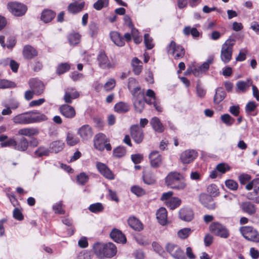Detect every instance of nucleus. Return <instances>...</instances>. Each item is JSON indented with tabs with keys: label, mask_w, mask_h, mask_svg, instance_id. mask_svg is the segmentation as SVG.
I'll return each mask as SVG.
<instances>
[{
	"label": "nucleus",
	"mask_w": 259,
	"mask_h": 259,
	"mask_svg": "<svg viewBox=\"0 0 259 259\" xmlns=\"http://www.w3.org/2000/svg\"><path fill=\"white\" fill-rule=\"evenodd\" d=\"M39 133V130L36 127H27L23 128L18 130V134L19 135L26 137H31L37 135Z\"/></svg>",
	"instance_id": "bb28decb"
},
{
	"label": "nucleus",
	"mask_w": 259,
	"mask_h": 259,
	"mask_svg": "<svg viewBox=\"0 0 259 259\" xmlns=\"http://www.w3.org/2000/svg\"><path fill=\"white\" fill-rule=\"evenodd\" d=\"M196 94L200 98H203L206 94L205 90L202 87L199 82H198L196 85Z\"/></svg>",
	"instance_id": "052dcab7"
},
{
	"label": "nucleus",
	"mask_w": 259,
	"mask_h": 259,
	"mask_svg": "<svg viewBox=\"0 0 259 259\" xmlns=\"http://www.w3.org/2000/svg\"><path fill=\"white\" fill-rule=\"evenodd\" d=\"M89 209L92 212L98 213L102 211L104 207L102 203L98 202L90 205Z\"/></svg>",
	"instance_id": "864d4df0"
},
{
	"label": "nucleus",
	"mask_w": 259,
	"mask_h": 259,
	"mask_svg": "<svg viewBox=\"0 0 259 259\" xmlns=\"http://www.w3.org/2000/svg\"><path fill=\"white\" fill-rule=\"evenodd\" d=\"M96 167L99 172L105 178L110 180L114 179V174L105 164L97 162Z\"/></svg>",
	"instance_id": "9b49d317"
},
{
	"label": "nucleus",
	"mask_w": 259,
	"mask_h": 259,
	"mask_svg": "<svg viewBox=\"0 0 259 259\" xmlns=\"http://www.w3.org/2000/svg\"><path fill=\"white\" fill-rule=\"evenodd\" d=\"M13 121L16 124H31L30 112H26L14 116L13 118Z\"/></svg>",
	"instance_id": "aec40b11"
},
{
	"label": "nucleus",
	"mask_w": 259,
	"mask_h": 259,
	"mask_svg": "<svg viewBox=\"0 0 259 259\" xmlns=\"http://www.w3.org/2000/svg\"><path fill=\"white\" fill-rule=\"evenodd\" d=\"M79 93L73 88H68L65 89L64 100L66 103H71L73 99L78 98Z\"/></svg>",
	"instance_id": "a211bd4d"
},
{
	"label": "nucleus",
	"mask_w": 259,
	"mask_h": 259,
	"mask_svg": "<svg viewBox=\"0 0 259 259\" xmlns=\"http://www.w3.org/2000/svg\"><path fill=\"white\" fill-rule=\"evenodd\" d=\"M239 231L246 240L259 243V232L253 227L249 226H243L240 228Z\"/></svg>",
	"instance_id": "7ed1b4c3"
},
{
	"label": "nucleus",
	"mask_w": 259,
	"mask_h": 259,
	"mask_svg": "<svg viewBox=\"0 0 259 259\" xmlns=\"http://www.w3.org/2000/svg\"><path fill=\"white\" fill-rule=\"evenodd\" d=\"M131 191L137 196H141L145 194V191L142 188L134 186L131 188Z\"/></svg>",
	"instance_id": "680f3d73"
},
{
	"label": "nucleus",
	"mask_w": 259,
	"mask_h": 259,
	"mask_svg": "<svg viewBox=\"0 0 259 259\" xmlns=\"http://www.w3.org/2000/svg\"><path fill=\"white\" fill-rule=\"evenodd\" d=\"M112 41L117 46L122 47L124 45V38L117 31H112L110 33Z\"/></svg>",
	"instance_id": "473e14b6"
},
{
	"label": "nucleus",
	"mask_w": 259,
	"mask_h": 259,
	"mask_svg": "<svg viewBox=\"0 0 259 259\" xmlns=\"http://www.w3.org/2000/svg\"><path fill=\"white\" fill-rule=\"evenodd\" d=\"M68 40L71 45H77L80 40V35L78 33H71L68 36Z\"/></svg>",
	"instance_id": "8fccbe9b"
},
{
	"label": "nucleus",
	"mask_w": 259,
	"mask_h": 259,
	"mask_svg": "<svg viewBox=\"0 0 259 259\" xmlns=\"http://www.w3.org/2000/svg\"><path fill=\"white\" fill-rule=\"evenodd\" d=\"M207 192L212 196H215L219 194V189L214 184H211L207 188Z\"/></svg>",
	"instance_id": "0e129e2a"
},
{
	"label": "nucleus",
	"mask_w": 259,
	"mask_h": 259,
	"mask_svg": "<svg viewBox=\"0 0 259 259\" xmlns=\"http://www.w3.org/2000/svg\"><path fill=\"white\" fill-rule=\"evenodd\" d=\"M29 145V142L27 139L24 137H22L17 142L15 141V144L14 149L24 152L27 150Z\"/></svg>",
	"instance_id": "c756f323"
},
{
	"label": "nucleus",
	"mask_w": 259,
	"mask_h": 259,
	"mask_svg": "<svg viewBox=\"0 0 259 259\" xmlns=\"http://www.w3.org/2000/svg\"><path fill=\"white\" fill-rule=\"evenodd\" d=\"M157 219L158 222L162 225H165L167 221V212L164 207L160 208L156 213Z\"/></svg>",
	"instance_id": "2f4dec72"
},
{
	"label": "nucleus",
	"mask_w": 259,
	"mask_h": 259,
	"mask_svg": "<svg viewBox=\"0 0 259 259\" xmlns=\"http://www.w3.org/2000/svg\"><path fill=\"white\" fill-rule=\"evenodd\" d=\"M179 217L183 221L189 222L193 218V212L190 208H182L179 211Z\"/></svg>",
	"instance_id": "cd10ccee"
},
{
	"label": "nucleus",
	"mask_w": 259,
	"mask_h": 259,
	"mask_svg": "<svg viewBox=\"0 0 259 259\" xmlns=\"http://www.w3.org/2000/svg\"><path fill=\"white\" fill-rule=\"evenodd\" d=\"M200 203L206 208L209 209H213L215 208V204L212 197L209 195L202 193L199 195Z\"/></svg>",
	"instance_id": "f8f14e48"
},
{
	"label": "nucleus",
	"mask_w": 259,
	"mask_h": 259,
	"mask_svg": "<svg viewBox=\"0 0 259 259\" xmlns=\"http://www.w3.org/2000/svg\"><path fill=\"white\" fill-rule=\"evenodd\" d=\"M88 176L84 172L80 173L77 177V181L80 185H84L88 180Z\"/></svg>",
	"instance_id": "774afa93"
},
{
	"label": "nucleus",
	"mask_w": 259,
	"mask_h": 259,
	"mask_svg": "<svg viewBox=\"0 0 259 259\" xmlns=\"http://www.w3.org/2000/svg\"><path fill=\"white\" fill-rule=\"evenodd\" d=\"M144 43L147 49L148 50L152 49L154 47L153 39L148 33L144 35Z\"/></svg>",
	"instance_id": "13d9d810"
},
{
	"label": "nucleus",
	"mask_w": 259,
	"mask_h": 259,
	"mask_svg": "<svg viewBox=\"0 0 259 259\" xmlns=\"http://www.w3.org/2000/svg\"><path fill=\"white\" fill-rule=\"evenodd\" d=\"M181 203V200L178 197H172L168 201L165 202V204L167 207L170 209H175L179 207Z\"/></svg>",
	"instance_id": "37998d69"
},
{
	"label": "nucleus",
	"mask_w": 259,
	"mask_h": 259,
	"mask_svg": "<svg viewBox=\"0 0 259 259\" xmlns=\"http://www.w3.org/2000/svg\"><path fill=\"white\" fill-rule=\"evenodd\" d=\"M15 87L14 82L6 79H0V89H5Z\"/></svg>",
	"instance_id": "e2e57ef3"
},
{
	"label": "nucleus",
	"mask_w": 259,
	"mask_h": 259,
	"mask_svg": "<svg viewBox=\"0 0 259 259\" xmlns=\"http://www.w3.org/2000/svg\"><path fill=\"white\" fill-rule=\"evenodd\" d=\"M79 142V139L75 136L70 133H68L66 137L67 144L70 146H73L77 144Z\"/></svg>",
	"instance_id": "49530a36"
},
{
	"label": "nucleus",
	"mask_w": 259,
	"mask_h": 259,
	"mask_svg": "<svg viewBox=\"0 0 259 259\" xmlns=\"http://www.w3.org/2000/svg\"><path fill=\"white\" fill-rule=\"evenodd\" d=\"M61 113L66 118H72L76 114L74 108L67 104L63 105L59 108Z\"/></svg>",
	"instance_id": "4be33fe9"
},
{
	"label": "nucleus",
	"mask_w": 259,
	"mask_h": 259,
	"mask_svg": "<svg viewBox=\"0 0 259 259\" xmlns=\"http://www.w3.org/2000/svg\"><path fill=\"white\" fill-rule=\"evenodd\" d=\"M225 185L228 188L232 190H237L238 187L237 183L233 180H226Z\"/></svg>",
	"instance_id": "338daca9"
},
{
	"label": "nucleus",
	"mask_w": 259,
	"mask_h": 259,
	"mask_svg": "<svg viewBox=\"0 0 259 259\" xmlns=\"http://www.w3.org/2000/svg\"><path fill=\"white\" fill-rule=\"evenodd\" d=\"M56 14L52 10H45L41 13V19L45 23L51 21L55 17Z\"/></svg>",
	"instance_id": "4c0bfd02"
},
{
	"label": "nucleus",
	"mask_w": 259,
	"mask_h": 259,
	"mask_svg": "<svg viewBox=\"0 0 259 259\" xmlns=\"http://www.w3.org/2000/svg\"><path fill=\"white\" fill-rule=\"evenodd\" d=\"M245 188L247 190H253L252 193L247 194V197L248 199L253 200L255 196H259V178L252 180L245 186Z\"/></svg>",
	"instance_id": "1a4fd4ad"
},
{
	"label": "nucleus",
	"mask_w": 259,
	"mask_h": 259,
	"mask_svg": "<svg viewBox=\"0 0 259 259\" xmlns=\"http://www.w3.org/2000/svg\"><path fill=\"white\" fill-rule=\"evenodd\" d=\"M111 239L117 243H125L126 239L121 231L117 229H113L110 234Z\"/></svg>",
	"instance_id": "412c9836"
},
{
	"label": "nucleus",
	"mask_w": 259,
	"mask_h": 259,
	"mask_svg": "<svg viewBox=\"0 0 259 259\" xmlns=\"http://www.w3.org/2000/svg\"><path fill=\"white\" fill-rule=\"evenodd\" d=\"M30 88L37 95H41L44 90V85L39 80L36 78H32L29 82Z\"/></svg>",
	"instance_id": "2eb2a0df"
},
{
	"label": "nucleus",
	"mask_w": 259,
	"mask_h": 259,
	"mask_svg": "<svg viewBox=\"0 0 259 259\" xmlns=\"http://www.w3.org/2000/svg\"><path fill=\"white\" fill-rule=\"evenodd\" d=\"M230 166L226 163H221L216 166V169L221 174H225L230 169Z\"/></svg>",
	"instance_id": "6e6d98bb"
},
{
	"label": "nucleus",
	"mask_w": 259,
	"mask_h": 259,
	"mask_svg": "<svg viewBox=\"0 0 259 259\" xmlns=\"http://www.w3.org/2000/svg\"><path fill=\"white\" fill-rule=\"evenodd\" d=\"M84 6V2L77 3L75 2L74 3L70 4L68 6V10L71 13L75 14L80 12L83 9Z\"/></svg>",
	"instance_id": "58836bf2"
},
{
	"label": "nucleus",
	"mask_w": 259,
	"mask_h": 259,
	"mask_svg": "<svg viewBox=\"0 0 259 259\" xmlns=\"http://www.w3.org/2000/svg\"><path fill=\"white\" fill-rule=\"evenodd\" d=\"M70 65L68 63H62L58 65L57 73V74L60 75L64 73L70 69Z\"/></svg>",
	"instance_id": "5fc2aeb1"
},
{
	"label": "nucleus",
	"mask_w": 259,
	"mask_h": 259,
	"mask_svg": "<svg viewBox=\"0 0 259 259\" xmlns=\"http://www.w3.org/2000/svg\"><path fill=\"white\" fill-rule=\"evenodd\" d=\"M64 145V143L62 141H54L51 143L50 148L52 151L57 153L61 151L63 149Z\"/></svg>",
	"instance_id": "a18cd8bd"
},
{
	"label": "nucleus",
	"mask_w": 259,
	"mask_h": 259,
	"mask_svg": "<svg viewBox=\"0 0 259 259\" xmlns=\"http://www.w3.org/2000/svg\"><path fill=\"white\" fill-rule=\"evenodd\" d=\"M221 120L227 126L232 125L235 121V119L229 114H224L222 115L221 116Z\"/></svg>",
	"instance_id": "3c124183"
},
{
	"label": "nucleus",
	"mask_w": 259,
	"mask_h": 259,
	"mask_svg": "<svg viewBox=\"0 0 259 259\" xmlns=\"http://www.w3.org/2000/svg\"><path fill=\"white\" fill-rule=\"evenodd\" d=\"M127 222L129 226L135 231H140L143 229V224L135 217L130 218Z\"/></svg>",
	"instance_id": "72a5a7b5"
},
{
	"label": "nucleus",
	"mask_w": 259,
	"mask_h": 259,
	"mask_svg": "<svg viewBox=\"0 0 259 259\" xmlns=\"http://www.w3.org/2000/svg\"><path fill=\"white\" fill-rule=\"evenodd\" d=\"M97 60L99 66L103 69L113 67L107 56L104 52H100L98 55Z\"/></svg>",
	"instance_id": "6ab92c4d"
},
{
	"label": "nucleus",
	"mask_w": 259,
	"mask_h": 259,
	"mask_svg": "<svg viewBox=\"0 0 259 259\" xmlns=\"http://www.w3.org/2000/svg\"><path fill=\"white\" fill-rule=\"evenodd\" d=\"M143 179L144 183L148 185L153 184L156 181L154 174L149 170L144 171Z\"/></svg>",
	"instance_id": "e433bc0d"
},
{
	"label": "nucleus",
	"mask_w": 259,
	"mask_h": 259,
	"mask_svg": "<svg viewBox=\"0 0 259 259\" xmlns=\"http://www.w3.org/2000/svg\"><path fill=\"white\" fill-rule=\"evenodd\" d=\"M168 54L171 55L175 59L182 58L185 55V50L180 45H177L174 41H171L166 48Z\"/></svg>",
	"instance_id": "423d86ee"
},
{
	"label": "nucleus",
	"mask_w": 259,
	"mask_h": 259,
	"mask_svg": "<svg viewBox=\"0 0 259 259\" xmlns=\"http://www.w3.org/2000/svg\"><path fill=\"white\" fill-rule=\"evenodd\" d=\"M146 95L147 97H149L151 98L150 100L145 99L146 102L148 104H153L155 109L157 111L162 112V108L160 105L159 102L157 100L156 98L154 92L151 89H148L147 91Z\"/></svg>",
	"instance_id": "4468645a"
},
{
	"label": "nucleus",
	"mask_w": 259,
	"mask_h": 259,
	"mask_svg": "<svg viewBox=\"0 0 259 259\" xmlns=\"http://www.w3.org/2000/svg\"><path fill=\"white\" fill-rule=\"evenodd\" d=\"M166 251L175 259H186L183 251L177 245L168 243L165 247Z\"/></svg>",
	"instance_id": "0eeeda50"
},
{
	"label": "nucleus",
	"mask_w": 259,
	"mask_h": 259,
	"mask_svg": "<svg viewBox=\"0 0 259 259\" xmlns=\"http://www.w3.org/2000/svg\"><path fill=\"white\" fill-rule=\"evenodd\" d=\"M131 135L134 141L137 144L142 142L143 139V132L138 125H133L131 128Z\"/></svg>",
	"instance_id": "f3484780"
},
{
	"label": "nucleus",
	"mask_w": 259,
	"mask_h": 259,
	"mask_svg": "<svg viewBox=\"0 0 259 259\" xmlns=\"http://www.w3.org/2000/svg\"><path fill=\"white\" fill-rule=\"evenodd\" d=\"M150 124L155 132L158 133L163 132L164 130V125L157 117H152L150 121Z\"/></svg>",
	"instance_id": "393cba45"
},
{
	"label": "nucleus",
	"mask_w": 259,
	"mask_h": 259,
	"mask_svg": "<svg viewBox=\"0 0 259 259\" xmlns=\"http://www.w3.org/2000/svg\"><path fill=\"white\" fill-rule=\"evenodd\" d=\"M183 32L186 35H189L191 34L194 37H198L199 35V32L196 28H191L190 26L185 27L183 30Z\"/></svg>",
	"instance_id": "de8ad7c7"
},
{
	"label": "nucleus",
	"mask_w": 259,
	"mask_h": 259,
	"mask_svg": "<svg viewBox=\"0 0 259 259\" xmlns=\"http://www.w3.org/2000/svg\"><path fill=\"white\" fill-rule=\"evenodd\" d=\"M126 153V150L123 147H118L113 150V155L116 157H120Z\"/></svg>",
	"instance_id": "bf43d9fd"
},
{
	"label": "nucleus",
	"mask_w": 259,
	"mask_h": 259,
	"mask_svg": "<svg viewBox=\"0 0 259 259\" xmlns=\"http://www.w3.org/2000/svg\"><path fill=\"white\" fill-rule=\"evenodd\" d=\"M77 134L83 140L87 141L92 137L93 133L91 127L88 124H85L78 130Z\"/></svg>",
	"instance_id": "dca6fc26"
},
{
	"label": "nucleus",
	"mask_w": 259,
	"mask_h": 259,
	"mask_svg": "<svg viewBox=\"0 0 259 259\" xmlns=\"http://www.w3.org/2000/svg\"><path fill=\"white\" fill-rule=\"evenodd\" d=\"M48 119L46 115L44 114L39 113L37 112H30V123H36L44 121H46Z\"/></svg>",
	"instance_id": "f704fd0d"
},
{
	"label": "nucleus",
	"mask_w": 259,
	"mask_h": 259,
	"mask_svg": "<svg viewBox=\"0 0 259 259\" xmlns=\"http://www.w3.org/2000/svg\"><path fill=\"white\" fill-rule=\"evenodd\" d=\"M210 231L217 236L226 239L230 235L229 230L219 222H213L209 226Z\"/></svg>",
	"instance_id": "39448f33"
},
{
	"label": "nucleus",
	"mask_w": 259,
	"mask_h": 259,
	"mask_svg": "<svg viewBox=\"0 0 259 259\" xmlns=\"http://www.w3.org/2000/svg\"><path fill=\"white\" fill-rule=\"evenodd\" d=\"M240 208L243 212L249 215L254 214L256 212L255 206L249 201L242 202L240 205Z\"/></svg>",
	"instance_id": "c85d7f7f"
},
{
	"label": "nucleus",
	"mask_w": 259,
	"mask_h": 259,
	"mask_svg": "<svg viewBox=\"0 0 259 259\" xmlns=\"http://www.w3.org/2000/svg\"><path fill=\"white\" fill-rule=\"evenodd\" d=\"M226 93L222 88H218L216 89L215 94L213 98V102L216 104H219L225 98Z\"/></svg>",
	"instance_id": "c9c22d12"
},
{
	"label": "nucleus",
	"mask_w": 259,
	"mask_h": 259,
	"mask_svg": "<svg viewBox=\"0 0 259 259\" xmlns=\"http://www.w3.org/2000/svg\"><path fill=\"white\" fill-rule=\"evenodd\" d=\"M130 110V106L127 103L119 102L116 103L114 106V110L119 113H123L127 112Z\"/></svg>",
	"instance_id": "79ce46f5"
},
{
	"label": "nucleus",
	"mask_w": 259,
	"mask_h": 259,
	"mask_svg": "<svg viewBox=\"0 0 259 259\" xmlns=\"http://www.w3.org/2000/svg\"><path fill=\"white\" fill-rule=\"evenodd\" d=\"M213 60V58L210 57L201 66L194 69L192 71L193 75L195 76L199 77L202 74L205 73L208 70L209 65L212 63Z\"/></svg>",
	"instance_id": "ddd939ff"
},
{
	"label": "nucleus",
	"mask_w": 259,
	"mask_h": 259,
	"mask_svg": "<svg viewBox=\"0 0 259 259\" xmlns=\"http://www.w3.org/2000/svg\"><path fill=\"white\" fill-rule=\"evenodd\" d=\"M149 158L152 167H159L162 162V158L158 151H152L149 155Z\"/></svg>",
	"instance_id": "b1692460"
},
{
	"label": "nucleus",
	"mask_w": 259,
	"mask_h": 259,
	"mask_svg": "<svg viewBox=\"0 0 259 259\" xmlns=\"http://www.w3.org/2000/svg\"><path fill=\"white\" fill-rule=\"evenodd\" d=\"M165 184L171 189L183 190L186 186L184 177L179 172H169L165 179Z\"/></svg>",
	"instance_id": "f257e3e1"
},
{
	"label": "nucleus",
	"mask_w": 259,
	"mask_h": 259,
	"mask_svg": "<svg viewBox=\"0 0 259 259\" xmlns=\"http://www.w3.org/2000/svg\"><path fill=\"white\" fill-rule=\"evenodd\" d=\"M49 152V151L47 149L43 147H40L35 151L34 154L36 157H41L48 155Z\"/></svg>",
	"instance_id": "69168bd1"
},
{
	"label": "nucleus",
	"mask_w": 259,
	"mask_h": 259,
	"mask_svg": "<svg viewBox=\"0 0 259 259\" xmlns=\"http://www.w3.org/2000/svg\"><path fill=\"white\" fill-rule=\"evenodd\" d=\"M198 153L194 150H187L183 152L180 156L181 162L184 164H189L197 157Z\"/></svg>",
	"instance_id": "9d476101"
},
{
	"label": "nucleus",
	"mask_w": 259,
	"mask_h": 259,
	"mask_svg": "<svg viewBox=\"0 0 259 259\" xmlns=\"http://www.w3.org/2000/svg\"><path fill=\"white\" fill-rule=\"evenodd\" d=\"M236 42V39L230 36L223 44L221 51V59L224 63H228L232 59L233 48Z\"/></svg>",
	"instance_id": "f03ea898"
},
{
	"label": "nucleus",
	"mask_w": 259,
	"mask_h": 259,
	"mask_svg": "<svg viewBox=\"0 0 259 259\" xmlns=\"http://www.w3.org/2000/svg\"><path fill=\"white\" fill-rule=\"evenodd\" d=\"M108 5V0H98L94 4V8L97 10H100L104 7H106Z\"/></svg>",
	"instance_id": "4d7b16f0"
},
{
	"label": "nucleus",
	"mask_w": 259,
	"mask_h": 259,
	"mask_svg": "<svg viewBox=\"0 0 259 259\" xmlns=\"http://www.w3.org/2000/svg\"><path fill=\"white\" fill-rule=\"evenodd\" d=\"M38 54L35 49L30 46H25L23 50L24 57L27 59H31Z\"/></svg>",
	"instance_id": "7c9ffc66"
},
{
	"label": "nucleus",
	"mask_w": 259,
	"mask_h": 259,
	"mask_svg": "<svg viewBox=\"0 0 259 259\" xmlns=\"http://www.w3.org/2000/svg\"><path fill=\"white\" fill-rule=\"evenodd\" d=\"M133 71L136 75H139L142 70V62L137 58H134L132 61Z\"/></svg>",
	"instance_id": "c03bdc74"
},
{
	"label": "nucleus",
	"mask_w": 259,
	"mask_h": 259,
	"mask_svg": "<svg viewBox=\"0 0 259 259\" xmlns=\"http://www.w3.org/2000/svg\"><path fill=\"white\" fill-rule=\"evenodd\" d=\"M192 233V230L189 228H185L180 229L177 232V235L178 237L181 239H184L187 238L190 234Z\"/></svg>",
	"instance_id": "09e8293b"
},
{
	"label": "nucleus",
	"mask_w": 259,
	"mask_h": 259,
	"mask_svg": "<svg viewBox=\"0 0 259 259\" xmlns=\"http://www.w3.org/2000/svg\"><path fill=\"white\" fill-rule=\"evenodd\" d=\"M106 142V136L103 134L100 133L95 136L94 146L96 149L102 151L105 149V143Z\"/></svg>",
	"instance_id": "5701e85b"
},
{
	"label": "nucleus",
	"mask_w": 259,
	"mask_h": 259,
	"mask_svg": "<svg viewBox=\"0 0 259 259\" xmlns=\"http://www.w3.org/2000/svg\"><path fill=\"white\" fill-rule=\"evenodd\" d=\"M8 7L9 11L17 16L23 15L27 11V7L25 5L17 2L9 3Z\"/></svg>",
	"instance_id": "6e6552de"
},
{
	"label": "nucleus",
	"mask_w": 259,
	"mask_h": 259,
	"mask_svg": "<svg viewBox=\"0 0 259 259\" xmlns=\"http://www.w3.org/2000/svg\"><path fill=\"white\" fill-rule=\"evenodd\" d=\"M134 96L133 103L135 110L139 113H141L144 108L145 100L144 94L140 91V89L137 87L133 93Z\"/></svg>",
	"instance_id": "20e7f679"
},
{
	"label": "nucleus",
	"mask_w": 259,
	"mask_h": 259,
	"mask_svg": "<svg viewBox=\"0 0 259 259\" xmlns=\"http://www.w3.org/2000/svg\"><path fill=\"white\" fill-rule=\"evenodd\" d=\"M116 85V80L114 78H109L104 84L103 88L105 91L109 92L112 90Z\"/></svg>",
	"instance_id": "603ef678"
},
{
	"label": "nucleus",
	"mask_w": 259,
	"mask_h": 259,
	"mask_svg": "<svg viewBox=\"0 0 259 259\" xmlns=\"http://www.w3.org/2000/svg\"><path fill=\"white\" fill-rule=\"evenodd\" d=\"M252 82L250 79H247L246 81H239L236 84L237 90L239 92L244 93L252 85Z\"/></svg>",
	"instance_id": "ea45409f"
},
{
	"label": "nucleus",
	"mask_w": 259,
	"mask_h": 259,
	"mask_svg": "<svg viewBox=\"0 0 259 259\" xmlns=\"http://www.w3.org/2000/svg\"><path fill=\"white\" fill-rule=\"evenodd\" d=\"M117 253V248L115 244L111 242L105 244L104 255L106 257H112Z\"/></svg>",
	"instance_id": "a878e982"
},
{
	"label": "nucleus",
	"mask_w": 259,
	"mask_h": 259,
	"mask_svg": "<svg viewBox=\"0 0 259 259\" xmlns=\"http://www.w3.org/2000/svg\"><path fill=\"white\" fill-rule=\"evenodd\" d=\"M105 244L96 243L93 246V250L95 254L99 258L105 257L104 255Z\"/></svg>",
	"instance_id": "a19ab883"
}]
</instances>
